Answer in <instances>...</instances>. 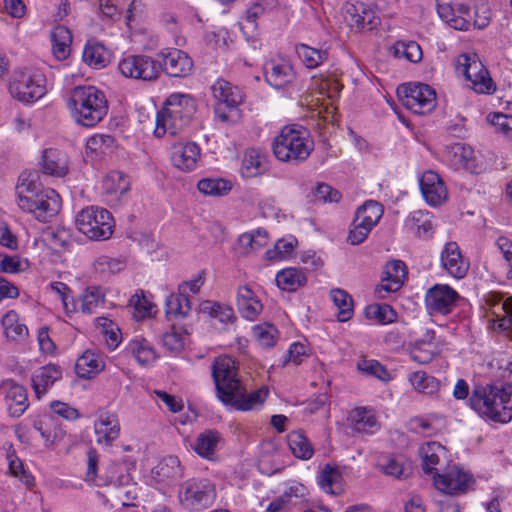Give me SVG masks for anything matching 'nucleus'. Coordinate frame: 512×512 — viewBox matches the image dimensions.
I'll list each match as a JSON object with an SVG mask.
<instances>
[{
  "label": "nucleus",
  "mask_w": 512,
  "mask_h": 512,
  "mask_svg": "<svg viewBox=\"0 0 512 512\" xmlns=\"http://www.w3.org/2000/svg\"><path fill=\"white\" fill-rule=\"evenodd\" d=\"M340 479V472L336 468L326 465L319 476V485L325 492L335 495L337 492L332 487Z\"/></svg>",
  "instance_id": "nucleus-61"
},
{
  "label": "nucleus",
  "mask_w": 512,
  "mask_h": 512,
  "mask_svg": "<svg viewBox=\"0 0 512 512\" xmlns=\"http://www.w3.org/2000/svg\"><path fill=\"white\" fill-rule=\"evenodd\" d=\"M406 277L407 267L405 263L401 260H392L385 265L382 283L376 287L375 292L379 298H385L386 294L401 289Z\"/></svg>",
  "instance_id": "nucleus-19"
},
{
  "label": "nucleus",
  "mask_w": 512,
  "mask_h": 512,
  "mask_svg": "<svg viewBox=\"0 0 512 512\" xmlns=\"http://www.w3.org/2000/svg\"><path fill=\"white\" fill-rule=\"evenodd\" d=\"M394 54L399 58H405L410 62L417 63L422 59V50L415 41H399L394 46Z\"/></svg>",
  "instance_id": "nucleus-55"
},
{
  "label": "nucleus",
  "mask_w": 512,
  "mask_h": 512,
  "mask_svg": "<svg viewBox=\"0 0 512 512\" xmlns=\"http://www.w3.org/2000/svg\"><path fill=\"white\" fill-rule=\"evenodd\" d=\"M492 314L494 318L490 321L495 331L506 332V336L512 339V297L502 303L493 305Z\"/></svg>",
  "instance_id": "nucleus-30"
},
{
  "label": "nucleus",
  "mask_w": 512,
  "mask_h": 512,
  "mask_svg": "<svg viewBox=\"0 0 512 512\" xmlns=\"http://www.w3.org/2000/svg\"><path fill=\"white\" fill-rule=\"evenodd\" d=\"M1 323L7 338L17 340L24 338L28 334L26 325L19 322V316L14 310L5 313Z\"/></svg>",
  "instance_id": "nucleus-44"
},
{
  "label": "nucleus",
  "mask_w": 512,
  "mask_h": 512,
  "mask_svg": "<svg viewBox=\"0 0 512 512\" xmlns=\"http://www.w3.org/2000/svg\"><path fill=\"white\" fill-rule=\"evenodd\" d=\"M103 188L107 194L123 195L129 191L130 181L123 172L111 171L104 178Z\"/></svg>",
  "instance_id": "nucleus-47"
},
{
  "label": "nucleus",
  "mask_w": 512,
  "mask_h": 512,
  "mask_svg": "<svg viewBox=\"0 0 512 512\" xmlns=\"http://www.w3.org/2000/svg\"><path fill=\"white\" fill-rule=\"evenodd\" d=\"M471 0H436L438 15L450 27L467 30L472 20Z\"/></svg>",
  "instance_id": "nucleus-14"
},
{
  "label": "nucleus",
  "mask_w": 512,
  "mask_h": 512,
  "mask_svg": "<svg viewBox=\"0 0 512 512\" xmlns=\"http://www.w3.org/2000/svg\"><path fill=\"white\" fill-rule=\"evenodd\" d=\"M474 483L472 475L455 467L444 474L434 475L435 487L448 495H459L468 491Z\"/></svg>",
  "instance_id": "nucleus-16"
},
{
  "label": "nucleus",
  "mask_w": 512,
  "mask_h": 512,
  "mask_svg": "<svg viewBox=\"0 0 512 512\" xmlns=\"http://www.w3.org/2000/svg\"><path fill=\"white\" fill-rule=\"evenodd\" d=\"M76 226L89 239L102 241L113 234L114 220L108 210L91 206L77 214Z\"/></svg>",
  "instance_id": "nucleus-8"
},
{
  "label": "nucleus",
  "mask_w": 512,
  "mask_h": 512,
  "mask_svg": "<svg viewBox=\"0 0 512 512\" xmlns=\"http://www.w3.org/2000/svg\"><path fill=\"white\" fill-rule=\"evenodd\" d=\"M104 361L100 354L86 350L76 361L75 370L80 378L90 379L104 369Z\"/></svg>",
  "instance_id": "nucleus-31"
},
{
  "label": "nucleus",
  "mask_w": 512,
  "mask_h": 512,
  "mask_svg": "<svg viewBox=\"0 0 512 512\" xmlns=\"http://www.w3.org/2000/svg\"><path fill=\"white\" fill-rule=\"evenodd\" d=\"M153 473L159 482L176 481L183 476V468L178 457L166 456L154 468Z\"/></svg>",
  "instance_id": "nucleus-33"
},
{
  "label": "nucleus",
  "mask_w": 512,
  "mask_h": 512,
  "mask_svg": "<svg viewBox=\"0 0 512 512\" xmlns=\"http://www.w3.org/2000/svg\"><path fill=\"white\" fill-rule=\"evenodd\" d=\"M120 423L114 413H101L94 423V431L98 444L110 446L120 435Z\"/></svg>",
  "instance_id": "nucleus-25"
},
{
  "label": "nucleus",
  "mask_w": 512,
  "mask_h": 512,
  "mask_svg": "<svg viewBox=\"0 0 512 512\" xmlns=\"http://www.w3.org/2000/svg\"><path fill=\"white\" fill-rule=\"evenodd\" d=\"M219 440V432L215 430H207L198 435L194 450L201 457L208 458L215 452Z\"/></svg>",
  "instance_id": "nucleus-49"
},
{
  "label": "nucleus",
  "mask_w": 512,
  "mask_h": 512,
  "mask_svg": "<svg viewBox=\"0 0 512 512\" xmlns=\"http://www.w3.org/2000/svg\"><path fill=\"white\" fill-rule=\"evenodd\" d=\"M266 82L275 89H282L292 84L296 79V73L287 62L269 61L264 65Z\"/></svg>",
  "instance_id": "nucleus-24"
},
{
  "label": "nucleus",
  "mask_w": 512,
  "mask_h": 512,
  "mask_svg": "<svg viewBox=\"0 0 512 512\" xmlns=\"http://www.w3.org/2000/svg\"><path fill=\"white\" fill-rule=\"evenodd\" d=\"M196 110L194 99L188 94L174 93L165 101L163 109L157 113L156 137H162L166 133L176 135L190 122Z\"/></svg>",
  "instance_id": "nucleus-5"
},
{
  "label": "nucleus",
  "mask_w": 512,
  "mask_h": 512,
  "mask_svg": "<svg viewBox=\"0 0 512 512\" xmlns=\"http://www.w3.org/2000/svg\"><path fill=\"white\" fill-rule=\"evenodd\" d=\"M298 54L308 68H316L327 59L328 55L324 50H318L304 44L298 48Z\"/></svg>",
  "instance_id": "nucleus-57"
},
{
  "label": "nucleus",
  "mask_w": 512,
  "mask_h": 512,
  "mask_svg": "<svg viewBox=\"0 0 512 512\" xmlns=\"http://www.w3.org/2000/svg\"><path fill=\"white\" fill-rule=\"evenodd\" d=\"M161 341L163 347L172 354H177L184 348V335L175 326L163 333Z\"/></svg>",
  "instance_id": "nucleus-58"
},
{
  "label": "nucleus",
  "mask_w": 512,
  "mask_h": 512,
  "mask_svg": "<svg viewBox=\"0 0 512 512\" xmlns=\"http://www.w3.org/2000/svg\"><path fill=\"white\" fill-rule=\"evenodd\" d=\"M265 8L258 3L253 4L246 11L245 18L239 22V26L243 33L246 35L247 31H255L257 29L256 20L264 14Z\"/></svg>",
  "instance_id": "nucleus-62"
},
{
  "label": "nucleus",
  "mask_w": 512,
  "mask_h": 512,
  "mask_svg": "<svg viewBox=\"0 0 512 512\" xmlns=\"http://www.w3.org/2000/svg\"><path fill=\"white\" fill-rule=\"evenodd\" d=\"M397 96L402 105L414 114L424 115L436 107L435 90L421 82L399 85Z\"/></svg>",
  "instance_id": "nucleus-10"
},
{
  "label": "nucleus",
  "mask_w": 512,
  "mask_h": 512,
  "mask_svg": "<svg viewBox=\"0 0 512 512\" xmlns=\"http://www.w3.org/2000/svg\"><path fill=\"white\" fill-rule=\"evenodd\" d=\"M442 453H444V447L436 442L427 443L420 447L419 454L422 460V469L426 474H430L436 469Z\"/></svg>",
  "instance_id": "nucleus-41"
},
{
  "label": "nucleus",
  "mask_w": 512,
  "mask_h": 512,
  "mask_svg": "<svg viewBox=\"0 0 512 512\" xmlns=\"http://www.w3.org/2000/svg\"><path fill=\"white\" fill-rule=\"evenodd\" d=\"M128 351L142 365L155 361L156 353L153 346L144 338H135L128 345Z\"/></svg>",
  "instance_id": "nucleus-42"
},
{
  "label": "nucleus",
  "mask_w": 512,
  "mask_h": 512,
  "mask_svg": "<svg viewBox=\"0 0 512 512\" xmlns=\"http://www.w3.org/2000/svg\"><path fill=\"white\" fill-rule=\"evenodd\" d=\"M451 153L453 154L456 164L461 165L463 168L472 173H477L478 165L476 163L474 151L471 147L462 143H456L452 145Z\"/></svg>",
  "instance_id": "nucleus-48"
},
{
  "label": "nucleus",
  "mask_w": 512,
  "mask_h": 512,
  "mask_svg": "<svg viewBox=\"0 0 512 512\" xmlns=\"http://www.w3.org/2000/svg\"><path fill=\"white\" fill-rule=\"evenodd\" d=\"M80 312L84 314H92L96 308L104 302V293L100 287L90 286L85 289L79 298Z\"/></svg>",
  "instance_id": "nucleus-46"
},
{
  "label": "nucleus",
  "mask_w": 512,
  "mask_h": 512,
  "mask_svg": "<svg viewBox=\"0 0 512 512\" xmlns=\"http://www.w3.org/2000/svg\"><path fill=\"white\" fill-rule=\"evenodd\" d=\"M66 105L74 121L84 127L95 126L108 112L104 93L91 85L74 87L66 99Z\"/></svg>",
  "instance_id": "nucleus-3"
},
{
  "label": "nucleus",
  "mask_w": 512,
  "mask_h": 512,
  "mask_svg": "<svg viewBox=\"0 0 512 512\" xmlns=\"http://www.w3.org/2000/svg\"><path fill=\"white\" fill-rule=\"evenodd\" d=\"M201 149L195 142H178L171 147V161L175 168L189 172L196 168Z\"/></svg>",
  "instance_id": "nucleus-20"
},
{
  "label": "nucleus",
  "mask_w": 512,
  "mask_h": 512,
  "mask_svg": "<svg viewBox=\"0 0 512 512\" xmlns=\"http://www.w3.org/2000/svg\"><path fill=\"white\" fill-rule=\"evenodd\" d=\"M36 173L22 172L16 186L18 206L37 220L47 222L61 207V198L53 189L39 188Z\"/></svg>",
  "instance_id": "nucleus-2"
},
{
  "label": "nucleus",
  "mask_w": 512,
  "mask_h": 512,
  "mask_svg": "<svg viewBox=\"0 0 512 512\" xmlns=\"http://www.w3.org/2000/svg\"><path fill=\"white\" fill-rule=\"evenodd\" d=\"M9 471L17 477L27 487H31L34 484V477L24 468L22 461L14 454L7 455Z\"/></svg>",
  "instance_id": "nucleus-59"
},
{
  "label": "nucleus",
  "mask_w": 512,
  "mask_h": 512,
  "mask_svg": "<svg viewBox=\"0 0 512 512\" xmlns=\"http://www.w3.org/2000/svg\"><path fill=\"white\" fill-rule=\"evenodd\" d=\"M295 239L278 240L272 249H269L265 253V258L269 261H279L290 256L294 250Z\"/></svg>",
  "instance_id": "nucleus-60"
},
{
  "label": "nucleus",
  "mask_w": 512,
  "mask_h": 512,
  "mask_svg": "<svg viewBox=\"0 0 512 512\" xmlns=\"http://www.w3.org/2000/svg\"><path fill=\"white\" fill-rule=\"evenodd\" d=\"M163 69L171 77H186L192 73L194 63L189 55L179 49L161 52Z\"/></svg>",
  "instance_id": "nucleus-23"
},
{
  "label": "nucleus",
  "mask_w": 512,
  "mask_h": 512,
  "mask_svg": "<svg viewBox=\"0 0 512 512\" xmlns=\"http://www.w3.org/2000/svg\"><path fill=\"white\" fill-rule=\"evenodd\" d=\"M278 330L272 324L264 323L253 327V335L260 346L272 347L276 342Z\"/></svg>",
  "instance_id": "nucleus-56"
},
{
  "label": "nucleus",
  "mask_w": 512,
  "mask_h": 512,
  "mask_svg": "<svg viewBox=\"0 0 512 512\" xmlns=\"http://www.w3.org/2000/svg\"><path fill=\"white\" fill-rule=\"evenodd\" d=\"M212 377L219 399L238 410H252L264 403L268 389L262 387L249 394L238 378V367L229 356H220L212 364Z\"/></svg>",
  "instance_id": "nucleus-1"
},
{
  "label": "nucleus",
  "mask_w": 512,
  "mask_h": 512,
  "mask_svg": "<svg viewBox=\"0 0 512 512\" xmlns=\"http://www.w3.org/2000/svg\"><path fill=\"white\" fill-rule=\"evenodd\" d=\"M275 281L280 289L293 292L304 286L307 278L298 268H286L276 274Z\"/></svg>",
  "instance_id": "nucleus-37"
},
{
  "label": "nucleus",
  "mask_w": 512,
  "mask_h": 512,
  "mask_svg": "<svg viewBox=\"0 0 512 512\" xmlns=\"http://www.w3.org/2000/svg\"><path fill=\"white\" fill-rule=\"evenodd\" d=\"M442 268L453 278L463 279L469 271V262L466 260L456 242H447L440 254Z\"/></svg>",
  "instance_id": "nucleus-17"
},
{
  "label": "nucleus",
  "mask_w": 512,
  "mask_h": 512,
  "mask_svg": "<svg viewBox=\"0 0 512 512\" xmlns=\"http://www.w3.org/2000/svg\"><path fill=\"white\" fill-rule=\"evenodd\" d=\"M236 305L241 316L251 321L255 320L263 310V304L248 285L238 287Z\"/></svg>",
  "instance_id": "nucleus-27"
},
{
  "label": "nucleus",
  "mask_w": 512,
  "mask_h": 512,
  "mask_svg": "<svg viewBox=\"0 0 512 512\" xmlns=\"http://www.w3.org/2000/svg\"><path fill=\"white\" fill-rule=\"evenodd\" d=\"M166 315L178 318H185L191 312L192 306L187 293L178 291L166 298Z\"/></svg>",
  "instance_id": "nucleus-40"
},
{
  "label": "nucleus",
  "mask_w": 512,
  "mask_h": 512,
  "mask_svg": "<svg viewBox=\"0 0 512 512\" xmlns=\"http://www.w3.org/2000/svg\"><path fill=\"white\" fill-rule=\"evenodd\" d=\"M197 188L204 195L223 196L231 190L232 186L224 179L204 178L198 182Z\"/></svg>",
  "instance_id": "nucleus-52"
},
{
  "label": "nucleus",
  "mask_w": 512,
  "mask_h": 512,
  "mask_svg": "<svg viewBox=\"0 0 512 512\" xmlns=\"http://www.w3.org/2000/svg\"><path fill=\"white\" fill-rule=\"evenodd\" d=\"M40 166L44 174L54 177H64L69 169L66 154L52 148L44 151Z\"/></svg>",
  "instance_id": "nucleus-29"
},
{
  "label": "nucleus",
  "mask_w": 512,
  "mask_h": 512,
  "mask_svg": "<svg viewBox=\"0 0 512 512\" xmlns=\"http://www.w3.org/2000/svg\"><path fill=\"white\" fill-rule=\"evenodd\" d=\"M200 311L211 317L217 318L221 323H232L236 317L230 306L211 300H205L200 304Z\"/></svg>",
  "instance_id": "nucleus-45"
},
{
  "label": "nucleus",
  "mask_w": 512,
  "mask_h": 512,
  "mask_svg": "<svg viewBox=\"0 0 512 512\" xmlns=\"http://www.w3.org/2000/svg\"><path fill=\"white\" fill-rule=\"evenodd\" d=\"M61 378L62 369L56 364H47L35 370L31 382L36 397L40 399Z\"/></svg>",
  "instance_id": "nucleus-26"
},
{
  "label": "nucleus",
  "mask_w": 512,
  "mask_h": 512,
  "mask_svg": "<svg viewBox=\"0 0 512 512\" xmlns=\"http://www.w3.org/2000/svg\"><path fill=\"white\" fill-rule=\"evenodd\" d=\"M268 233L265 229H257L253 232L243 233L238 237L240 252L244 255L250 254L266 246Z\"/></svg>",
  "instance_id": "nucleus-39"
},
{
  "label": "nucleus",
  "mask_w": 512,
  "mask_h": 512,
  "mask_svg": "<svg viewBox=\"0 0 512 512\" xmlns=\"http://www.w3.org/2000/svg\"><path fill=\"white\" fill-rule=\"evenodd\" d=\"M333 303L338 309L337 318L340 322H346L353 316V299L342 289H332L330 292Z\"/></svg>",
  "instance_id": "nucleus-43"
},
{
  "label": "nucleus",
  "mask_w": 512,
  "mask_h": 512,
  "mask_svg": "<svg viewBox=\"0 0 512 512\" xmlns=\"http://www.w3.org/2000/svg\"><path fill=\"white\" fill-rule=\"evenodd\" d=\"M469 404L481 417L507 423L512 419V385L476 387L470 395Z\"/></svg>",
  "instance_id": "nucleus-4"
},
{
  "label": "nucleus",
  "mask_w": 512,
  "mask_h": 512,
  "mask_svg": "<svg viewBox=\"0 0 512 512\" xmlns=\"http://www.w3.org/2000/svg\"><path fill=\"white\" fill-rule=\"evenodd\" d=\"M0 390L5 393V403L9 415L15 418L20 417L29 407L27 389L12 379L0 383Z\"/></svg>",
  "instance_id": "nucleus-18"
},
{
  "label": "nucleus",
  "mask_w": 512,
  "mask_h": 512,
  "mask_svg": "<svg viewBox=\"0 0 512 512\" xmlns=\"http://www.w3.org/2000/svg\"><path fill=\"white\" fill-rule=\"evenodd\" d=\"M9 91L20 102L33 103L46 94V78L39 71H20L10 83Z\"/></svg>",
  "instance_id": "nucleus-12"
},
{
  "label": "nucleus",
  "mask_w": 512,
  "mask_h": 512,
  "mask_svg": "<svg viewBox=\"0 0 512 512\" xmlns=\"http://www.w3.org/2000/svg\"><path fill=\"white\" fill-rule=\"evenodd\" d=\"M411 221L417 229L419 237L430 238L433 234V225L428 213L416 211L411 216Z\"/></svg>",
  "instance_id": "nucleus-63"
},
{
  "label": "nucleus",
  "mask_w": 512,
  "mask_h": 512,
  "mask_svg": "<svg viewBox=\"0 0 512 512\" xmlns=\"http://www.w3.org/2000/svg\"><path fill=\"white\" fill-rule=\"evenodd\" d=\"M129 306L133 307L137 317L144 318L152 313L153 305L146 298L142 290L137 291L129 299Z\"/></svg>",
  "instance_id": "nucleus-64"
},
{
  "label": "nucleus",
  "mask_w": 512,
  "mask_h": 512,
  "mask_svg": "<svg viewBox=\"0 0 512 512\" xmlns=\"http://www.w3.org/2000/svg\"><path fill=\"white\" fill-rule=\"evenodd\" d=\"M419 183L422 195L429 205L438 206L447 199V188L436 172L426 171L421 176Z\"/></svg>",
  "instance_id": "nucleus-22"
},
{
  "label": "nucleus",
  "mask_w": 512,
  "mask_h": 512,
  "mask_svg": "<svg viewBox=\"0 0 512 512\" xmlns=\"http://www.w3.org/2000/svg\"><path fill=\"white\" fill-rule=\"evenodd\" d=\"M314 149L308 132L302 128L286 126L272 143L275 157L281 162L299 163L305 161Z\"/></svg>",
  "instance_id": "nucleus-6"
},
{
  "label": "nucleus",
  "mask_w": 512,
  "mask_h": 512,
  "mask_svg": "<svg viewBox=\"0 0 512 512\" xmlns=\"http://www.w3.org/2000/svg\"><path fill=\"white\" fill-rule=\"evenodd\" d=\"M459 298L458 293L448 285L436 284L427 290L425 305L427 311L433 314H449Z\"/></svg>",
  "instance_id": "nucleus-15"
},
{
  "label": "nucleus",
  "mask_w": 512,
  "mask_h": 512,
  "mask_svg": "<svg viewBox=\"0 0 512 512\" xmlns=\"http://www.w3.org/2000/svg\"><path fill=\"white\" fill-rule=\"evenodd\" d=\"M357 368L362 373L373 376L383 382H389L392 379L389 371L377 360L362 359L357 363Z\"/></svg>",
  "instance_id": "nucleus-54"
},
{
  "label": "nucleus",
  "mask_w": 512,
  "mask_h": 512,
  "mask_svg": "<svg viewBox=\"0 0 512 512\" xmlns=\"http://www.w3.org/2000/svg\"><path fill=\"white\" fill-rule=\"evenodd\" d=\"M83 61L94 69H102L110 62V52L103 44L88 41L83 51Z\"/></svg>",
  "instance_id": "nucleus-34"
},
{
  "label": "nucleus",
  "mask_w": 512,
  "mask_h": 512,
  "mask_svg": "<svg viewBox=\"0 0 512 512\" xmlns=\"http://www.w3.org/2000/svg\"><path fill=\"white\" fill-rule=\"evenodd\" d=\"M456 72L469 82V87L477 93L490 94L495 91L488 70L476 54H461L455 60Z\"/></svg>",
  "instance_id": "nucleus-9"
},
{
  "label": "nucleus",
  "mask_w": 512,
  "mask_h": 512,
  "mask_svg": "<svg viewBox=\"0 0 512 512\" xmlns=\"http://www.w3.org/2000/svg\"><path fill=\"white\" fill-rule=\"evenodd\" d=\"M345 19L350 27L357 30H372L379 24V18L375 15V12L363 2L347 4Z\"/></svg>",
  "instance_id": "nucleus-21"
},
{
  "label": "nucleus",
  "mask_w": 512,
  "mask_h": 512,
  "mask_svg": "<svg viewBox=\"0 0 512 512\" xmlns=\"http://www.w3.org/2000/svg\"><path fill=\"white\" fill-rule=\"evenodd\" d=\"M42 238L55 251L65 248L70 242V234L64 228H48L43 232Z\"/></svg>",
  "instance_id": "nucleus-53"
},
{
  "label": "nucleus",
  "mask_w": 512,
  "mask_h": 512,
  "mask_svg": "<svg viewBox=\"0 0 512 512\" xmlns=\"http://www.w3.org/2000/svg\"><path fill=\"white\" fill-rule=\"evenodd\" d=\"M383 215V207L374 200H367L361 205L355 213L354 219L359 223L366 225L368 229H373L380 221Z\"/></svg>",
  "instance_id": "nucleus-38"
},
{
  "label": "nucleus",
  "mask_w": 512,
  "mask_h": 512,
  "mask_svg": "<svg viewBox=\"0 0 512 512\" xmlns=\"http://www.w3.org/2000/svg\"><path fill=\"white\" fill-rule=\"evenodd\" d=\"M409 382L419 393L433 394L439 388V381L424 371H416L409 376Z\"/></svg>",
  "instance_id": "nucleus-50"
},
{
  "label": "nucleus",
  "mask_w": 512,
  "mask_h": 512,
  "mask_svg": "<svg viewBox=\"0 0 512 512\" xmlns=\"http://www.w3.org/2000/svg\"><path fill=\"white\" fill-rule=\"evenodd\" d=\"M118 69L126 78L153 81L160 75L161 64L148 55H128L119 61Z\"/></svg>",
  "instance_id": "nucleus-13"
},
{
  "label": "nucleus",
  "mask_w": 512,
  "mask_h": 512,
  "mask_svg": "<svg viewBox=\"0 0 512 512\" xmlns=\"http://www.w3.org/2000/svg\"><path fill=\"white\" fill-rule=\"evenodd\" d=\"M435 332L427 330L423 338L417 339L409 344V355L414 362L419 364L430 363L435 356L436 346L434 345Z\"/></svg>",
  "instance_id": "nucleus-28"
},
{
  "label": "nucleus",
  "mask_w": 512,
  "mask_h": 512,
  "mask_svg": "<svg viewBox=\"0 0 512 512\" xmlns=\"http://www.w3.org/2000/svg\"><path fill=\"white\" fill-rule=\"evenodd\" d=\"M178 497L184 509L201 512L214 503L216 488L207 478H192L181 484Z\"/></svg>",
  "instance_id": "nucleus-7"
},
{
  "label": "nucleus",
  "mask_w": 512,
  "mask_h": 512,
  "mask_svg": "<svg viewBox=\"0 0 512 512\" xmlns=\"http://www.w3.org/2000/svg\"><path fill=\"white\" fill-rule=\"evenodd\" d=\"M292 454L301 460H309L314 455V448L303 430L292 431L287 435Z\"/></svg>",
  "instance_id": "nucleus-36"
},
{
  "label": "nucleus",
  "mask_w": 512,
  "mask_h": 512,
  "mask_svg": "<svg viewBox=\"0 0 512 512\" xmlns=\"http://www.w3.org/2000/svg\"><path fill=\"white\" fill-rule=\"evenodd\" d=\"M211 91L215 105V116L221 122H234L239 117L238 106L243 97L240 89L224 79H218Z\"/></svg>",
  "instance_id": "nucleus-11"
},
{
  "label": "nucleus",
  "mask_w": 512,
  "mask_h": 512,
  "mask_svg": "<svg viewBox=\"0 0 512 512\" xmlns=\"http://www.w3.org/2000/svg\"><path fill=\"white\" fill-rule=\"evenodd\" d=\"M349 419L352 423L353 430L366 434H373L379 429V423L372 410L364 407H358L351 411Z\"/></svg>",
  "instance_id": "nucleus-32"
},
{
  "label": "nucleus",
  "mask_w": 512,
  "mask_h": 512,
  "mask_svg": "<svg viewBox=\"0 0 512 512\" xmlns=\"http://www.w3.org/2000/svg\"><path fill=\"white\" fill-rule=\"evenodd\" d=\"M52 52L58 60L66 59L71 51L72 35L70 30L63 26H56L51 32Z\"/></svg>",
  "instance_id": "nucleus-35"
},
{
  "label": "nucleus",
  "mask_w": 512,
  "mask_h": 512,
  "mask_svg": "<svg viewBox=\"0 0 512 512\" xmlns=\"http://www.w3.org/2000/svg\"><path fill=\"white\" fill-rule=\"evenodd\" d=\"M365 317L375 320L380 324L392 323L396 320L397 314L392 306L388 304H371L364 310Z\"/></svg>",
  "instance_id": "nucleus-51"
}]
</instances>
